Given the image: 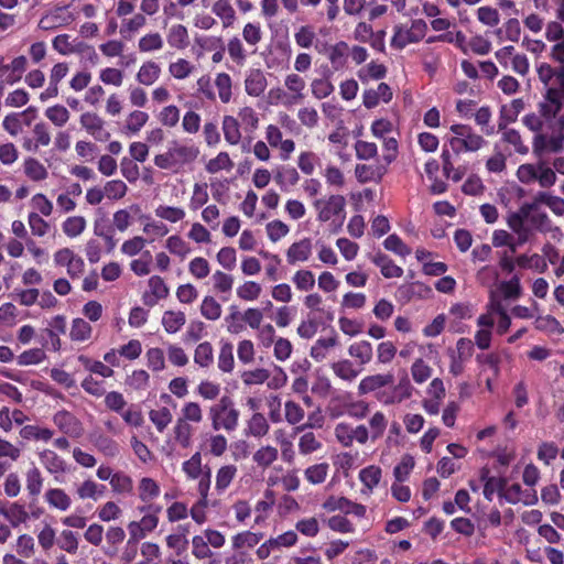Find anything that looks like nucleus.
<instances>
[{
	"mask_svg": "<svg viewBox=\"0 0 564 564\" xmlns=\"http://www.w3.org/2000/svg\"><path fill=\"white\" fill-rule=\"evenodd\" d=\"M262 533H253L250 531L241 532L232 538V547L236 550L247 547H253L262 539Z\"/></svg>",
	"mask_w": 564,
	"mask_h": 564,
	"instance_id": "obj_33",
	"label": "nucleus"
},
{
	"mask_svg": "<svg viewBox=\"0 0 564 564\" xmlns=\"http://www.w3.org/2000/svg\"><path fill=\"white\" fill-rule=\"evenodd\" d=\"M237 474V467L235 465H226L218 469L216 475V489L224 491L232 481Z\"/></svg>",
	"mask_w": 564,
	"mask_h": 564,
	"instance_id": "obj_35",
	"label": "nucleus"
},
{
	"mask_svg": "<svg viewBox=\"0 0 564 564\" xmlns=\"http://www.w3.org/2000/svg\"><path fill=\"white\" fill-rule=\"evenodd\" d=\"M213 12L223 20L224 28H229L236 20V12L229 0H217L212 8Z\"/></svg>",
	"mask_w": 564,
	"mask_h": 564,
	"instance_id": "obj_19",
	"label": "nucleus"
},
{
	"mask_svg": "<svg viewBox=\"0 0 564 564\" xmlns=\"http://www.w3.org/2000/svg\"><path fill=\"white\" fill-rule=\"evenodd\" d=\"M312 87V94L317 99H323L328 97L334 91L333 84L323 78H316L311 84Z\"/></svg>",
	"mask_w": 564,
	"mask_h": 564,
	"instance_id": "obj_62",
	"label": "nucleus"
},
{
	"mask_svg": "<svg viewBox=\"0 0 564 564\" xmlns=\"http://www.w3.org/2000/svg\"><path fill=\"white\" fill-rule=\"evenodd\" d=\"M166 39L169 45L177 50L185 48L189 43L188 31L186 26H184L183 24H176L171 26Z\"/></svg>",
	"mask_w": 564,
	"mask_h": 564,
	"instance_id": "obj_15",
	"label": "nucleus"
},
{
	"mask_svg": "<svg viewBox=\"0 0 564 564\" xmlns=\"http://www.w3.org/2000/svg\"><path fill=\"white\" fill-rule=\"evenodd\" d=\"M54 423L66 434L78 435L80 424L78 420L67 411H59L54 415Z\"/></svg>",
	"mask_w": 564,
	"mask_h": 564,
	"instance_id": "obj_11",
	"label": "nucleus"
},
{
	"mask_svg": "<svg viewBox=\"0 0 564 564\" xmlns=\"http://www.w3.org/2000/svg\"><path fill=\"white\" fill-rule=\"evenodd\" d=\"M346 199L341 195H332L328 199H317L314 207L318 210V220L328 221L345 212Z\"/></svg>",
	"mask_w": 564,
	"mask_h": 564,
	"instance_id": "obj_3",
	"label": "nucleus"
},
{
	"mask_svg": "<svg viewBox=\"0 0 564 564\" xmlns=\"http://www.w3.org/2000/svg\"><path fill=\"white\" fill-rule=\"evenodd\" d=\"M148 120L149 115L147 112L134 110L129 115L126 128L130 132L137 133L141 130V128L147 123Z\"/></svg>",
	"mask_w": 564,
	"mask_h": 564,
	"instance_id": "obj_63",
	"label": "nucleus"
},
{
	"mask_svg": "<svg viewBox=\"0 0 564 564\" xmlns=\"http://www.w3.org/2000/svg\"><path fill=\"white\" fill-rule=\"evenodd\" d=\"M232 167L234 162L227 152L218 153L216 158L209 160L206 164V171L212 174H215L220 170H231Z\"/></svg>",
	"mask_w": 564,
	"mask_h": 564,
	"instance_id": "obj_38",
	"label": "nucleus"
},
{
	"mask_svg": "<svg viewBox=\"0 0 564 564\" xmlns=\"http://www.w3.org/2000/svg\"><path fill=\"white\" fill-rule=\"evenodd\" d=\"M486 140L477 133H471L467 139H449V144L455 153H460V151H477L484 144Z\"/></svg>",
	"mask_w": 564,
	"mask_h": 564,
	"instance_id": "obj_9",
	"label": "nucleus"
},
{
	"mask_svg": "<svg viewBox=\"0 0 564 564\" xmlns=\"http://www.w3.org/2000/svg\"><path fill=\"white\" fill-rule=\"evenodd\" d=\"M262 292V288L254 281H247L237 289V295L243 301H254Z\"/></svg>",
	"mask_w": 564,
	"mask_h": 564,
	"instance_id": "obj_42",
	"label": "nucleus"
},
{
	"mask_svg": "<svg viewBox=\"0 0 564 564\" xmlns=\"http://www.w3.org/2000/svg\"><path fill=\"white\" fill-rule=\"evenodd\" d=\"M383 245L387 250L393 251L402 257L411 253V249L406 245H404L400 237L397 236L395 234L388 236Z\"/></svg>",
	"mask_w": 564,
	"mask_h": 564,
	"instance_id": "obj_61",
	"label": "nucleus"
},
{
	"mask_svg": "<svg viewBox=\"0 0 564 564\" xmlns=\"http://www.w3.org/2000/svg\"><path fill=\"white\" fill-rule=\"evenodd\" d=\"M91 326L83 318H75L72 323L69 337L74 341H85L91 336Z\"/></svg>",
	"mask_w": 564,
	"mask_h": 564,
	"instance_id": "obj_25",
	"label": "nucleus"
},
{
	"mask_svg": "<svg viewBox=\"0 0 564 564\" xmlns=\"http://www.w3.org/2000/svg\"><path fill=\"white\" fill-rule=\"evenodd\" d=\"M215 85L218 89L219 99L224 104H228L231 99V77L227 73H219L215 79Z\"/></svg>",
	"mask_w": 564,
	"mask_h": 564,
	"instance_id": "obj_31",
	"label": "nucleus"
},
{
	"mask_svg": "<svg viewBox=\"0 0 564 564\" xmlns=\"http://www.w3.org/2000/svg\"><path fill=\"white\" fill-rule=\"evenodd\" d=\"M329 506L333 510H340L346 514H354L358 518H364L366 514V507L364 505L352 502L345 497L335 499L333 502H329Z\"/></svg>",
	"mask_w": 564,
	"mask_h": 564,
	"instance_id": "obj_12",
	"label": "nucleus"
},
{
	"mask_svg": "<svg viewBox=\"0 0 564 564\" xmlns=\"http://www.w3.org/2000/svg\"><path fill=\"white\" fill-rule=\"evenodd\" d=\"M348 52V44L346 42H338L330 46L329 61L334 69L338 70L346 64V57Z\"/></svg>",
	"mask_w": 564,
	"mask_h": 564,
	"instance_id": "obj_26",
	"label": "nucleus"
},
{
	"mask_svg": "<svg viewBox=\"0 0 564 564\" xmlns=\"http://www.w3.org/2000/svg\"><path fill=\"white\" fill-rule=\"evenodd\" d=\"M411 372L416 383H423L431 377L432 368L423 359H416L411 367Z\"/></svg>",
	"mask_w": 564,
	"mask_h": 564,
	"instance_id": "obj_55",
	"label": "nucleus"
},
{
	"mask_svg": "<svg viewBox=\"0 0 564 564\" xmlns=\"http://www.w3.org/2000/svg\"><path fill=\"white\" fill-rule=\"evenodd\" d=\"M155 215L170 223H177L185 217V212L180 207L160 205L155 209Z\"/></svg>",
	"mask_w": 564,
	"mask_h": 564,
	"instance_id": "obj_46",
	"label": "nucleus"
},
{
	"mask_svg": "<svg viewBox=\"0 0 564 564\" xmlns=\"http://www.w3.org/2000/svg\"><path fill=\"white\" fill-rule=\"evenodd\" d=\"M198 154L199 150L196 147L182 145L173 141L165 153L154 156V164L163 170L177 171L183 165L196 160Z\"/></svg>",
	"mask_w": 564,
	"mask_h": 564,
	"instance_id": "obj_2",
	"label": "nucleus"
},
{
	"mask_svg": "<svg viewBox=\"0 0 564 564\" xmlns=\"http://www.w3.org/2000/svg\"><path fill=\"white\" fill-rule=\"evenodd\" d=\"M293 283L300 291H310L315 285V278L310 270H299L292 278Z\"/></svg>",
	"mask_w": 564,
	"mask_h": 564,
	"instance_id": "obj_43",
	"label": "nucleus"
},
{
	"mask_svg": "<svg viewBox=\"0 0 564 564\" xmlns=\"http://www.w3.org/2000/svg\"><path fill=\"white\" fill-rule=\"evenodd\" d=\"M274 180L283 188L285 185H295L300 180V175L295 167L286 166L276 172Z\"/></svg>",
	"mask_w": 564,
	"mask_h": 564,
	"instance_id": "obj_44",
	"label": "nucleus"
},
{
	"mask_svg": "<svg viewBox=\"0 0 564 564\" xmlns=\"http://www.w3.org/2000/svg\"><path fill=\"white\" fill-rule=\"evenodd\" d=\"M58 546L68 553H76L78 549L77 534L70 530L62 531L58 540Z\"/></svg>",
	"mask_w": 564,
	"mask_h": 564,
	"instance_id": "obj_60",
	"label": "nucleus"
},
{
	"mask_svg": "<svg viewBox=\"0 0 564 564\" xmlns=\"http://www.w3.org/2000/svg\"><path fill=\"white\" fill-rule=\"evenodd\" d=\"M160 74V66L155 62L149 61L143 63L140 67L137 74V80L142 85L150 86L158 80Z\"/></svg>",
	"mask_w": 564,
	"mask_h": 564,
	"instance_id": "obj_14",
	"label": "nucleus"
},
{
	"mask_svg": "<svg viewBox=\"0 0 564 564\" xmlns=\"http://www.w3.org/2000/svg\"><path fill=\"white\" fill-rule=\"evenodd\" d=\"M414 467V458L411 455H404L401 462L394 467L393 475L399 482L404 481Z\"/></svg>",
	"mask_w": 564,
	"mask_h": 564,
	"instance_id": "obj_52",
	"label": "nucleus"
},
{
	"mask_svg": "<svg viewBox=\"0 0 564 564\" xmlns=\"http://www.w3.org/2000/svg\"><path fill=\"white\" fill-rule=\"evenodd\" d=\"M209 417L215 431L232 432L238 426L239 411L229 395H223L217 403L209 408Z\"/></svg>",
	"mask_w": 564,
	"mask_h": 564,
	"instance_id": "obj_1",
	"label": "nucleus"
},
{
	"mask_svg": "<svg viewBox=\"0 0 564 564\" xmlns=\"http://www.w3.org/2000/svg\"><path fill=\"white\" fill-rule=\"evenodd\" d=\"M45 500L52 508L61 511H66L72 503L69 496L59 488L48 489L45 492Z\"/></svg>",
	"mask_w": 564,
	"mask_h": 564,
	"instance_id": "obj_16",
	"label": "nucleus"
},
{
	"mask_svg": "<svg viewBox=\"0 0 564 564\" xmlns=\"http://www.w3.org/2000/svg\"><path fill=\"white\" fill-rule=\"evenodd\" d=\"M184 473L192 479H196L202 475V456L195 453L188 460L183 463Z\"/></svg>",
	"mask_w": 564,
	"mask_h": 564,
	"instance_id": "obj_64",
	"label": "nucleus"
},
{
	"mask_svg": "<svg viewBox=\"0 0 564 564\" xmlns=\"http://www.w3.org/2000/svg\"><path fill=\"white\" fill-rule=\"evenodd\" d=\"M348 354L358 360V362L364 366L371 361L372 359V346L367 340H361L358 343H355L349 346Z\"/></svg>",
	"mask_w": 564,
	"mask_h": 564,
	"instance_id": "obj_17",
	"label": "nucleus"
},
{
	"mask_svg": "<svg viewBox=\"0 0 564 564\" xmlns=\"http://www.w3.org/2000/svg\"><path fill=\"white\" fill-rule=\"evenodd\" d=\"M200 313L205 318L216 321L221 315V306L213 296H206L202 302Z\"/></svg>",
	"mask_w": 564,
	"mask_h": 564,
	"instance_id": "obj_40",
	"label": "nucleus"
},
{
	"mask_svg": "<svg viewBox=\"0 0 564 564\" xmlns=\"http://www.w3.org/2000/svg\"><path fill=\"white\" fill-rule=\"evenodd\" d=\"M111 488L117 494H130L133 488L131 477L123 473H115L110 479Z\"/></svg>",
	"mask_w": 564,
	"mask_h": 564,
	"instance_id": "obj_41",
	"label": "nucleus"
},
{
	"mask_svg": "<svg viewBox=\"0 0 564 564\" xmlns=\"http://www.w3.org/2000/svg\"><path fill=\"white\" fill-rule=\"evenodd\" d=\"M394 376L392 373H384V375H372L365 377L359 386H358V393L360 395L370 393L377 389L383 388L386 386H389L393 383Z\"/></svg>",
	"mask_w": 564,
	"mask_h": 564,
	"instance_id": "obj_5",
	"label": "nucleus"
},
{
	"mask_svg": "<svg viewBox=\"0 0 564 564\" xmlns=\"http://www.w3.org/2000/svg\"><path fill=\"white\" fill-rule=\"evenodd\" d=\"M20 435L24 440H42L50 441L53 436V431L46 427H39L36 425H25L21 429Z\"/></svg>",
	"mask_w": 564,
	"mask_h": 564,
	"instance_id": "obj_34",
	"label": "nucleus"
},
{
	"mask_svg": "<svg viewBox=\"0 0 564 564\" xmlns=\"http://www.w3.org/2000/svg\"><path fill=\"white\" fill-rule=\"evenodd\" d=\"M538 176L536 181L539 182L541 187L549 188L553 186L556 182L555 171L544 163L538 164Z\"/></svg>",
	"mask_w": 564,
	"mask_h": 564,
	"instance_id": "obj_53",
	"label": "nucleus"
},
{
	"mask_svg": "<svg viewBox=\"0 0 564 564\" xmlns=\"http://www.w3.org/2000/svg\"><path fill=\"white\" fill-rule=\"evenodd\" d=\"M312 254V241L304 238L297 242L292 243L286 251V259L290 264L296 262H304L308 260Z\"/></svg>",
	"mask_w": 564,
	"mask_h": 564,
	"instance_id": "obj_6",
	"label": "nucleus"
},
{
	"mask_svg": "<svg viewBox=\"0 0 564 564\" xmlns=\"http://www.w3.org/2000/svg\"><path fill=\"white\" fill-rule=\"evenodd\" d=\"M234 347L230 343H224L218 356V368L224 372H230L234 369Z\"/></svg>",
	"mask_w": 564,
	"mask_h": 564,
	"instance_id": "obj_36",
	"label": "nucleus"
},
{
	"mask_svg": "<svg viewBox=\"0 0 564 564\" xmlns=\"http://www.w3.org/2000/svg\"><path fill=\"white\" fill-rule=\"evenodd\" d=\"M502 140L514 147L516 152L520 154H527L529 148L523 144L521 135L518 130L509 129L502 133Z\"/></svg>",
	"mask_w": 564,
	"mask_h": 564,
	"instance_id": "obj_59",
	"label": "nucleus"
},
{
	"mask_svg": "<svg viewBox=\"0 0 564 564\" xmlns=\"http://www.w3.org/2000/svg\"><path fill=\"white\" fill-rule=\"evenodd\" d=\"M26 66L28 59L25 56L21 55L15 57L11 64H9L10 74L7 76L6 82L10 85L18 83L26 70Z\"/></svg>",
	"mask_w": 564,
	"mask_h": 564,
	"instance_id": "obj_29",
	"label": "nucleus"
},
{
	"mask_svg": "<svg viewBox=\"0 0 564 564\" xmlns=\"http://www.w3.org/2000/svg\"><path fill=\"white\" fill-rule=\"evenodd\" d=\"M26 490L30 496L37 497L41 494L43 487V477L40 469L33 466L26 471Z\"/></svg>",
	"mask_w": 564,
	"mask_h": 564,
	"instance_id": "obj_27",
	"label": "nucleus"
},
{
	"mask_svg": "<svg viewBox=\"0 0 564 564\" xmlns=\"http://www.w3.org/2000/svg\"><path fill=\"white\" fill-rule=\"evenodd\" d=\"M40 459L51 474L66 471V463L54 451L45 449L40 453Z\"/></svg>",
	"mask_w": 564,
	"mask_h": 564,
	"instance_id": "obj_13",
	"label": "nucleus"
},
{
	"mask_svg": "<svg viewBox=\"0 0 564 564\" xmlns=\"http://www.w3.org/2000/svg\"><path fill=\"white\" fill-rule=\"evenodd\" d=\"M530 224L542 234H551L553 239L560 240L562 230L560 227L553 226L547 214L544 212L534 213L530 216Z\"/></svg>",
	"mask_w": 564,
	"mask_h": 564,
	"instance_id": "obj_7",
	"label": "nucleus"
},
{
	"mask_svg": "<svg viewBox=\"0 0 564 564\" xmlns=\"http://www.w3.org/2000/svg\"><path fill=\"white\" fill-rule=\"evenodd\" d=\"M93 444L106 456L115 457L119 454L118 444L104 434H94Z\"/></svg>",
	"mask_w": 564,
	"mask_h": 564,
	"instance_id": "obj_23",
	"label": "nucleus"
},
{
	"mask_svg": "<svg viewBox=\"0 0 564 564\" xmlns=\"http://www.w3.org/2000/svg\"><path fill=\"white\" fill-rule=\"evenodd\" d=\"M24 173L30 180L35 182L45 180L48 174L45 166L34 158L25 159Z\"/></svg>",
	"mask_w": 564,
	"mask_h": 564,
	"instance_id": "obj_22",
	"label": "nucleus"
},
{
	"mask_svg": "<svg viewBox=\"0 0 564 564\" xmlns=\"http://www.w3.org/2000/svg\"><path fill=\"white\" fill-rule=\"evenodd\" d=\"M185 322V314L181 311H165L162 316V325L169 334L178 332Z\"/></svg>",
	"mask_w": 564,
	"mask_h": 564,
	"instance_id": "obj_18",
	"label": "nucleus"
},
{
	"mask_svg": "<svg viewBox=\"0 0 564 564\" xmlns=\"http://www.w3.org/2000/svg\"><path fill=\"white\" fill-rule=\"evenodd\" d=\"M160 495V487L152 478L144 477L139 484V498L148 502Z\"/></svg>",
	"mask_w": 564,
	"mask_h": 564,
	"instance_id": "obj_28",
	"label": "nucleus"
},
{
	"mask_svg": "<svg viewBox=\"0 0 564 564\" xmlns=\"http://www.w3.org/2000/svg\"><path fill=\"white\" fill-rule=\"evenodd\" d=\"M322 443L317 441L315 434L313 432H307L300 437L299 442V451L303 455L311 454L317 449H319Z\"/></svg>",
	"mask_w": 564,
	"mask_h": 564,
	"instance_id": "obj_49",
	"label": "nucleus"
},
{
	"mask_svg": "<svg viewBox=\"0 0 564 564\" xmlns=\"http://www.w3.org/2000/svg\"><path fill=\"white\" fill-rule=\"evenodd\" d=\"M86 227V220L82 216L68 217L63 224V231L68 237H76L80 235Z\"/></svg>",
	"mask_w": 564,
	"mask_h": 564,
	"instance_id": "obj_45",
	"label": "nucleus"
},
{
	"mask_svg": "<svg viewBox=\"0 0 564 564\" xmlns=\"http://www.w3.org/2000/svg\"><path fill=\"white\" fill-rule=\"evenodd\" d=\"M104 120L94 112H85L80 116V124L98 141H107L110 133L104 129Z\"/></svg>",
	"mask_w": 564,
	"mask_h": 564,
	"instance_id": "obj_4",
	"label": "nucleus"
},
{
	"mask_svg": "<svg viewBox=\"0 0 564 564\" xmlns=\"http://www.w3.org/2000/svg\"><path fill=\"white\" fill-rule=\"evenodd\" d=\"M223 132L225 140L231 144L236 145L240 142L241 132L239 128L238 120L232 116H225L223 119Z\"/></svg>",
	"mask_w": 564,
	"mask_h": 564,
	"instance_id": "obj_20",
	"label": "nucleus"
},
{
	"mask_svg": "<svg viewBox=\"0 0 564 564\" xmlns=\"http://www.w3.org/2000/svg\"><path fill=\"white\" fill-rule=\"evenodd\" d=\"M536 328L557 335H562L564 333V328L561 323L552 315L539 317L536 319Z\"/></svg>",
	"mask_w": 564,
	"mask_h": 564,
	"instance_id": "obj_54",
	"label": "nucleus"
},
{
	"mask_svg": "<svg viewBox=\"0 0 564 564\" xmlns=\"http://www.w3.org/2000/svg\"><path fill=\"white\" fill-rule=\"evenodd\" d=\"M327 471H328V464L321 463V464L310 466L305 470V477L312 484H321L326 479Z\"/></svg>",
	"mask_w": 564,
	"mask_h": 564,
	"instance_id": "obj_51",
	"label": "nucleus"
},
{
	"mask_svg": "<svg viewBox=\"0 0 564 564\" xmlns=\"http://www.w3.org/2000/svg\"><path fill=\"white\" fill-rule=\"evenodd\" d=\"M269 423L263 414L254 413L248 422V431L256 437L265 435L269 431Z\"/></svg>",
	"mask_w": 564,
	"mask_h": 564,
	"instance_id": "obj_39",
	"label": "nucleus"
},
{
	"mask_svg": "<svg viewBox=\"0 0 564 564\" xmlns=\"http://www.w3.org/2000/svg\"><path fill=\"white\" fill-rule=\"evenodd\" d=\"M45 352L41 348H33L23 351L18 357V364L20 366L37 365L45 359Z\"/></svg>",
	"mask_w": 564,
	"mask_h": 564,
	"instance_id": "obj_58",
	"label": "nucleus"
},
{
	"mask_svg": "<svg viewBox=\"0 0 564 564\" xmlns=\"http://www.w3.org/2000/svg\"><path fill=\"white\" fill-rule=\"evenodd\" d=\"M45 116L57 127L64 126L69 119L68 110L62 105L47 108Z\"/></svg>",
	"mask_w": 564,
	"mask_h": 564,
	"instance_id": "obj_47",
	"label": "nucleus"
},
{
	"mask_svg": "<svg viewBox=\"0 0 564 564\" xmlns=\"http://www.w3.org/2000/svg\"><path fill=\"white\" fill-rule=\"evenodd\" d=\"M332 370L338 378L348 382H352L360 375V370L355 369L349 359L332 364Z\"/></svg>",
	"mask_w": 564,
	"mask_h": 564,
	"instance_id": "obj_21",
	"label": "nucleus"
},
{
	"mask_svg": "<svg viewBox=\"0 0 564 564\" xmlns=\"http://www.w3.org/2000/svg\"><path fill=\"white\" fill-rule=\"evenodd\" d=\"M246 93L259 97L267 88V78L261 69H251L245 80Z\"/></svg>",
	"mask_w": 564,
	"mask_h": 564,
	"instance_id": "obj_8",
	"label": "nucleus"
},
{
	"mask_svg": "<svg viewBox=\"0 0 564 564\" xmlns=\"http://www.w3.org/2000/svg\"><path fill=\"white\" fill-rule=\"evenodd\" d=\"M359 479L368 489L372 490L381 480L380 467L371 465L362 468L359 473Z\"/></svg>",
	"mask_w": 564,
	"mask_h": 564,
	"instance_id": "obj_30",
	"label": "nucleus"
},
{
	"mask_svg": "<svg viewBox=\"0 0 564 564\" xmlns=\"http://www.w3.org/2000/svg\"><path fill=\"white\" fill-rule=\"evenodd\" d=\"M213 346L208 341L200 343L194 352V361L200 367H209L213 364Z\"/></svg>",
	"mask_w": 564,
	"mask_h": 564,
	"instance_id": "obj_32",
	"label": "nucleus"
},
{
	"mask_svg": "<svg viewBox=\"0 0 564 564\" xmlns=\"http://www.w3.org/2000/svg\"><path fill=\"white\" fill-rule=\"evenodd\" d=\"M278 449L273 446H262L253 454V462L262 467L267 468L271 466L278 459Z\"/></svg>",
	"mask_w": 564,
	"mask_h": 564,
	"instance_id": "obj_24",
	"label": "nucleus"
},
{
	"mask_svg": "<svg viewBox=\"0 0 564 564\" xmlns=\"http://www.w3.org/2000/svg\"><path fill=\"white\" fill-rule=\"evenodd\" d=\"M149 417L159 432H163L172 422V413L165 406L159 410H151L149 412Z\"/></svg>",
	"mask_w": 564,
	"mask_h": 564,
	"instance_id": "obj_37",
	"label": "nucleus"
},
{
	"mask_svg": "<svg viewBox=\"0 0 564 564\" xmlns=\"http://www.w3.org/2000/svg\"><path fill=\"white\" fill-rule=\"evenodd\" d=\"M104 191L109 199L117 200L127 194L128 187L121 180H113L106 183Z\"/></svg>",
	"mask_w": 564,
	"mask_h": 564,
	"instance_id": "obj_48",
	"label": "nucleus"
},
{
	"mask_svg": "<svg viewBox=\"0 0 564 564\" xmlns=\"http://www.w3.org/2000/svg\"><path fill=\"white\" fill-rule=\"evenodd\" d=\"M184 422L199 423L203 420V412L200 405L197 402H187L182 409V417Z\"/></svg>",
	"mask_w": 564,
	"mask_h": 564,
	"instance_id": "obj_57",
	"label": "nucleus"
},
{
	"mask_svg": "<svg viewBox=\"0 0 564 564\" xmlns=\"http://www.w3.org/2000/svg\"><path fill=\"white\" fill-rule=\"evenodd\" d=\"M0 514L3 516L13 528L19 527L22 523H25L29 519V513L26 512L24 506L13 502L10 507H0Z\"/></svg>",
	"mask_w": 564,
	"mask_h": 564,
	"instance_id": "obj_10",
	"label": "nucleus"
},
{
	"mask_svg": "<svg viewBox=\"0 0 564 564\" xmlns=\"http://www.w3.org/2000/svg\"><path fill=\"white\" fill-rule=\"evenodd\" d=\"M163 40L159 33H150L139 40V50L141 52H151L162 48Z\"/></svg>",
	"mask_w": 564,
	"mask_h": 564,
	"instance_id": "obj_56",
	"label": "nucleus"
},
{
	"mask_svg": "<svg viewBox=\"0 0 564 564\" xmlns=\"http://www.w3.org/2000/svg\"><path fill=\"white\" fill-rule=\"evenodd\" d=\"M174 435L176 442H178L182 447H187L191 443L192 426L183 420H177L174 426Z\"/></svg>",
	"mask_w": 564,
	"mask_h": 564,
	"instance_id": "obj_50",
	"label": "nucleus"
}]
</instances>
